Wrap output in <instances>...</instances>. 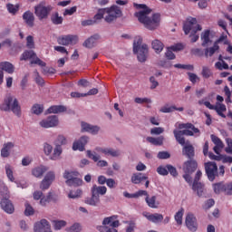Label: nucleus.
Here are the masks:
<instances>
[{"label":"nucleus","mask_w":232,"mask_h":232,"mask_svg":"<svg viewBox=\"0 0 232 232\" xmlns=\"http://www.w3.org/2000/svg\"><path fill=\"white\" fill-rule=\"evenodd\" d=\"M175 128L177 129L173 130L174 137L177 142L181 146L186 144L184 135H187L188 137H193V135H195V137H198L200 135V130L195 128V125L191 123L177 122L175 124Z\"/></svg>","instance_id":"f03ea898"},{"label":"nucleus","mask_w":232,"mask_h":232,"mask_svg":"<svg viewBox=\"0 0 232 232\" xmlns=\"http://www.w3.org/2000/svg\"><path fill=\"white\" fill-rule=\"evenodd\" d=\"M133 6L138 10L135 12L134 17L143 24L144 28L153 32L160 26V14H151V9L144 4L134 3Z\"/></svg>","instance_id":"f257e3e1"},{"label":"nucleus","mask_w":232,"mask_h":232,"mask_svg":"<svg viewBox=\"0 0 232 232\" xmlns=\"http://www.w3.org/2000/svg\"><path fill=\"white\" fill-rule=\"evenodd\" d=\"M86 153L89 159H92V160H93L94 162H97L96 165L98 166V168L108 167V161L104 160H101V155L95 152H92V150H87Z\"/></svg>","instance_id":"dca6fc26"},{"label":"nucleus","mask_w":232,"mask_h":232,"mask_svg":"<svg viewBox=\"0 0 232 232\" xmlns=\"http://www.w3.org/2000/svg\"><path fill=\"white\" fill-rule=\"evenodd\" d=\"M52 201V192H49L47 196L42 197L40 199V206H46Z\"/></svg>","instance_id":"e2e57ef3"},{"label":"nucleus","mask_w":232,"mask_h":232,"mask_svg":"<svg viewBox=\"0 0 232 232\" xmlns=\"http://www.w3.org/2000/svg\"><path fill=\"white\" fill-rule=\"evenodd\" d=\"M53 151V147L50 143L44 144V155H46V157H50Z\"/></svg>","instance_id":"69168bd1"},{"label":"nucleus","mask_w":232,"mask_h":232,"mask_svg":"<svg viewBox=\"0 0 232 232\" xmlns=\"http://www.w3.org/2000/svg\"><path fill=\"white\" fill-rule=\"evenodd\" d=\"M147 141L154 146H162L164 143V136H160L158 138L147 137Z\"/></svg>","instance_id":"ea45409f"},{"label":"nucleus","mask_w":232,"mask_h":232,"mask_svg":"<svg viewBox=\"0 0 232 232\" xmlns=\"http://www.w3.org/2000/svg\"><path fill=\"white\" fill-rule=\"evenodd\" d=\"M63 179L67 186H82V179H79V172L76 170H65Z\"/></svg>","instance_id":"423d86ee"},{"label":"nucleus","mask_w":232,"mask_h":232,"mask_svg":"<svg viewBox=\"0 0 232 232\" xmlns=\"http://www.w3.org/2000/svg\"><path fill=\"white\" fill-rule=\"evenodd\" d=\"M42 68V73H44V75H53V73H55V70L53 67H46V63L45 66H40Z\"/></svg>","instance_id":"052dcab7"},{"label":"nucleus","mask_w":232,"mask_h":232,"mask_svg":"<svg viewBox=\"0 0 232 232\" xmlns=\"http://www.w3.org/2000/svg\"><path fill=\"white\" fill-rule=\"evenodd\" d=\"M161 113H173V111H184V107H179L175 105L165 104L160 109Z\"/></svg>","instance_id":"b1692460"},{"label":"nucleus","mask_w":232,"mask_h":232,"mask_svg":"<svg viewBox=\"0 0 232 232\" xmlns=\"http://www.w3.org/2000/svg\"><path fill=\"white\" fill-rule=\"evenodd\" d=\"M85 204H88V206L97 207L101 204V196H96L92 193V197L85 199Z\"/></svg>","instance_id":"72a5a7b5"},{"label":"nucleus","mask_w":232,"mask_h":232,"mask_svg":"<svg viewBox=\"0 0 232 232\" xmlns=\"http://www.w3.org/2000/svg\"><path fill=\"white\" fill-rule=\"evenodd\" d=\"M132 184H140L143 180H148L146 174H142L140 172H137L132 174L130 179Z\"/></svg>","instance_id":"473e14b6"},{"label":"nucleus","mask_w":232,"mask_h":232,"mask_svg":"<svg viewBox=\"0 0 232 232\" xmlns=\"http://www.w3.org/2000/svg\"><path fill=\"white\" fill-rule=\"evenodd\" d=\"M140 46H142V37L137 36L134 39V43H133V52H137V50L140 48Z\"/></svg>","instance_id":"0e129e2a"},{"label":"nucleus","mask_w":232,"mask_h":232,"mask_svg":"<svg viewBox=\"0 0 232 232\" xmlns=\"http://www.w3.org/2000/svg\"><path fill=\"white\" fill-rule=\"evenodd\" d=\"M82 195V190L76 189V190H71L68 194L69 198H81Z\"/></svg>","instance_id":"864d4df0"},{"label":"nucleus","mask_w":232,"mask_h":232,"mask_svg":"<svg viewBox=\"0 0 232 232\" xmlns=\"http://www.w3.org/2000/svg\"><path fill=\"white\" fill-rule=\"evenodd\" d=\"M44 107L41 104H34L32 107V113H34V115H41V113L44 111Z\"/></svg>","instance_id":"4d7b16f0"},{"label":"nucleus","mask_w":232,"mask_h":232,"mask_svg":"<svg viewBox=\"0 0 232 232\" xmlns=\"http://www.w3.org/2000/svg\"><path fill=\"white\" fill-rule=\"evenodd\" d=\"M53 224L55 231H59L63 229V227H66V221L64 220H54L53 221Z\"/></svg>","instance_id":"49530a36"},{"label":"nucleus","mask_w":232,"mask_h":232,"mask_svg":"<svg viewBox=\"0 0 232 232\" xmlns=\"http://www.w3.org/2000/svg\"><path fill=\"white\" fill-rule=\"evenodd\" d=\"M210 32L207 30L201 34V46L206 47L209 43H211V39H209Z\"/></svg>","instance_id":"37998d69"},{"label":"nucleus","mask_w":232,"mask_h":232,"mask_svg":"<svg viewBox=\"0 0 232 232\" xmlns=\"http://www.w3.org/2000/svg\"><path fill=\"white\" fill-rule=\"evenodd\" d=\"M117 218H119V216H115V215L105 218L102 221V226H111V224H113V222L117 220Z\"/></svg>","instance_id":"8fccbe9b"},{"label":"nucleus","mask_w":232,"mask_h":232,"mask_svg":"<svg viewBox=\"0 0 232 232\" xmlns=\"http://www.w3.org/2000/svg\"><path fill=\"white\" fill-rule=\"evenodd\" d=\"M120 223L117 220V218L112 222L111 227L107 226H101L98 227V230L100 232H117V229L115 227H119Z\"/></svg>","instance_id":"a878e982"},{"label":"nucleus","mask_w":232,"mask_h":232,"mask_svg":"<svg viewBox=\"0 0 232 232\" xmlns=\"http://www.w3.org/2000/svg\"><path fill=\"white\" fill-rule=\"evenodd\" d=\"M213 189H214V192L217 195H219V193H222V191L225 192L226 184H224V183H216V184L213 185Z\"/></svg>","instance_id":"de8ad7c7"},{"label":"nucleus","mask_w":232,"mask_h":232,"mask_svg":"<svg viewBox=\"0 0 232 232\" xmlns=\"http://www.w3.org/2000/svg\"><path fill=\"white\" fill-rule=\"evenodd\" d=\"M185 224L188 230L191 232L197 231L198 229V223H197V218L195 214L188 212L185 218Z\"/></svg>","instance_id":"f8f14e48"},{"label":"nucleus","mask_w":232,"mask_h":232,"mask_svg":"<svg viewBox=\"0 0 232 232\" xmlns=\"http://www.w3.org/2000/svg\"><path fill=\"white\" fill-rule=\"evenodd\" d=\"M90 142V137L82 136L79 140L73 142L72 150L73 151H84L86 144Z\"/></svg>","instance_id":"4468645a"},{"label":"nucleus","mask_w":232,"mask_h":232,"mask_svg":"<svg viewBox=\"0 0 232 232\" xmlns=\"http://www.w3.org/2000/svg\"><path fill=\"white\" fill-rule=\"evenodd\" d=\"M0 71L12 74L15 72V67L9 62H2L0 63Z\"/></svg>","instance_id":"c756f323"},{"label":"nucleus","mask_w":232,"mask_h":232,"mask_svg":"<svg viewBox=\"0 0 232 232\" xmlns=\"http://www.w3.org/2000/svg\"><path fill=\"white\" fill-rule=\"evenodd\" d=\"M210 139L215 146H218V148H224V142H222L221 139L213 134L210 136Z\"/></svg>","instance_id":"13d9d810"},{"label":"nucleus","mask_w":232,"mask_h":232,"mask_svg":"<svg viewBox=\"0 0 232 232\" xmlns=\"http://www.w3.org/2000/svg\"><path fill=\"white\" fill-rule=\"evenodd\" d=\"M49 226L50 222H48V220L41 219L40 221L34 223V232H44L46 229H48Z\"/></svg>","instance_id":"412c9836"},{"label":"nucleus","mask_w":232,"mask_h":232,"mask_svg":"<svg viewBox=\"0 0 232 232\" xmlns=\"http://www.w3.org/2000/svg\"><path fill=\"white\" fill-rule=\"evenodd\" d=\"M0 206L2 209L8 215H12L14 211H15V208L14 207V204L8 198H3L0 202Z\"/></svg>","instance_id":"6ab92c4d"},{"label":"nucleus","mask_w":232,"mask_h":232,"mask_svg":"<svg viewBox=\"0 0 232 232\" xmlns=\"http://www.w3.org/2000/svg\"><path fill=\"white\" fill-rule=\"evenodd\" d=\"M6 8L9 14H12L13 15H15L17 12H19V5H17L7 4Z\"/></svg>","instance_id":"3c124183"},{"label":"nucleus","mask_w":232,"mask_h":232,"mask_svg":"<svg viewBox=\"0 0 232 232\" xmlns=\"http://www.w3.org/2000/svg\"><path fill=\"white\" fill-rule=\"evenodd\" d=\"M201 76L203 79H211L213 77V70L208 65H203L201 68Z\"/></svg>","instance_id":"4c0bfd02"},{"label":"nucleus","mask_w":232,"mask_h":232,"mask_svg":"<svg viewBox=\"0 0 232 232\" xmlns=\"http://www.w3.org/2000/svg\"><path fill=\"white\" fill-rule=\"evenodd\" d=\"M174 68H179L180 70H189L190 72H193V70H195V67L191 64H181V63L174 64Z\"/></svg>","instance_id":"680f3d73"},{"label":"nucleus","mask_w":232,"mask_h":232,"mask_svg":"<svg viewBox=\"0 0 232 232\" xmlns=\"http://www.w3.org/2000/svg\"><path fill=\"white\" fill-rule=\"evenodd\" d=\"M48 171V167L44 165H39L34 167L31 170V175L35 179H43V176Z\"/></svg>","instance_id":"a211bd4d"},{"label":"nucleus","mask_w":232,"mask_h":232,"mask_svg":"<svg viewBox=\"0 0 232 232\" xmlns=\"http://www.w3.org/2000/svg\"><path fill=\"white\" fill-rule=\"evenodd\" d=\"M58 44L68 46V44H77L79 38L75 35H65L58 38Z\"/></svg>","instance_id":"f3484780"},{"label":"nucleus","mask_w":232,"mask_h":232,"mask_svg":"<svg viewBox=\"0 0 232 232\" xmlns=\"http://www.w3.org/2000/svg\"><path fill=\"white\" fill-rule=\"evenodd\" d=\"M145 200H146L149 208H159V203H157V197H155V196H152L151 198L147 197Z\"/></svg>","instance_id":"a18cd8bd"},{"label":"nucleus","mask_w":232,"mask_h":232,"mask_svg":"<svg viewBox=\"0 0 232 232\" xmlns=\"http://www.w3.org/2000/svg\"><path fill=\"white\" fill-rule=\"evenodd\" d=\"M218 42H215L212 47L205 49L206 57H213L217 52L219 50Z\"/></svg>","instance_id":"e433bc0d"},{"label":"nucleus","mask_w":232,"mask_h":232,"mask_svg":"<svg viewBox=\"0 0 232 232\" xmlns=\"http://www.w3.org/2000/svg\"><path fill=\"white\" fill-rule=\"evenodd\" d=\"M101 19H104V21H106V13L104 8L99 9L98 13L94 15V21H101Z\"/></svg>","instance_id":"5fc2aeb1"},{"label":"nucleus","mask_w":232,"mask_h":232,"mask_svg":"<svg viewBox=\"0 0 232 232\" xmlns=\"http://www.w3.org/2000/svg\"><path fill=\"white\" fill-rule=\"evenodd\" d=\"M61 155H63V147L61 145H55L50 159L51 160H59Z\"/></svg>","instance_id":"c9c22d12"},{"label":"nucleus","mask_w":232,"mask_h":232,"mask_svg":"<svg viewBox=\"0 0 232 232\" xmlns=\"http://www.w3.org/2000/svg\"><path fill=\"white\" fill-rule=\"evenodd\" d=\"M23 19L27 26H34V23L35 21V16H34V13L31 11H26L23 14Z\"/></svg>","instance_id":"bb28decb"},{"label":"nucleus","mask_w":232,"mask_h":232,"mask_svg":"<svg viewBox=\"0 0 232 232\" xmlns=\"http://www.w3.org/2000/svg\"><path fill=\"white\" fill-rule=\"evenodd\" d=\"M98 151L100 153H103L104 155L110 156V157H121V151L119 150L111 149V148H103L99 149Z\"/></svg>","instance_id":"393cba45"},{"label":"nucleus","mask_w":232,"mask_h":232,"mask_svg":"<svg viewBox=\"0 0 232 232\" xmlns=\"http://www.w3.org/2000/svg\"><path fill=\"white\" fill-rule=\"evenodd\" d=\"M1 111H12L16 117H21V105L17 98L12 94H7L4 100L0 101Z\"/></svg>","instance_id":"7ed1b4c3"},{"label":"nucleus","mask_w":232,"mask_h":232,"mask_svg":"<svg viewBox=\"0 0 232 232\" xmlns=\"http://www.w3.org/2000/svg\"><path fill=\"white\" fill-rule=\"evenodd\" d=\"M0 193L3 197H10V190L5 182H0Z\"/></svg>","instance_id":"09e8293b"},{"label":"nucleus","mask_w":232,"mask_h":232,"mask_svg":"<svg viewBox=\"0 0 232 232\" xmlns=\"http://www.w3.org/2000/svg\"><path fill=\"white\" fill-rule=\"evenodd\" d=\"M213 110H215V111H217V113H218V115H219V117L226 119V114H224V113H226V111H227V108L226 107V105H224V103L216 102Z\"/></svg>","instance_id":"cd10ccee"},{"label":"nucleus","mask_w":232,"mask_h":232,"mask_svg":"<svg viewBox=\"0 0 232 232\" xmlns=\"http://www.w3.org/2000/svg\"><path fill=\"white\" fill-rule=\"evenodd\" d=\"M51 21L53 24H63V17L59 16V13H54L51 17Z\"/></svg>","instance_id":"6e6d98bb"},{"label":"nucleus","mask_w":232,"mask_h":232,"mask_svg":"<svg viewBox=\"0 0 232 232\" xmlns=\"http://www.w3.org/2000/svg\"><path fill=\"white\" fill-rule=\"evenodd\" d=\"M108 191V188L104 186H97L93 185L91 188V193L93 195H96V197H99V195H106V192Z\"/></svg>","instance_id":"7c9ffc66"},{"label":"nucleus","mask_w":232,"mask_h":232,"mask_svg":"<svg viewBox=\"0 0 232 232\" xmlns=\"http://www.w3.org/2000/svg\"><path fill=\"white\" fill-rule=\"evenodd\" d=\"M5 175L9 180V182H15V177L14 176V166L9 163L5 166Z\"/></svg>","instance_id":"f704fd0d"},{"label":"nucleus","mask_w":232,"mask_h":232,"mask_svg":"<svg viewBox=\"0 0 232 232\" xmlns=\"http://www.w3.org/2000/svg\"><path fill=\"white\" fill-rule=\"evenodd\" d=\"M215 68L217 70H229V65L225 62V61H222V62H217L215 63Z\"/></svg>","instance_id":"bf43d9fd"},{"label":"nucleus","mask_w":232,"mask_h":232,"mask_svg":"<svg viewBox=\"0 0 232 232\" xmlns=\"http://www.w3.org/2000/svg\"><path fill=\"white\" fill-rule=\"evenodd\" d=\"M197 161L195 160H188L183 165V171L184 173H194L197 169Z\"/></svg>","instance_id":"5701e85b"},{"label":"nucleus","mask_w":232,"mask_h":232,"mask_svg":"<svg viewBox=\"0 0 232 232\" xmlns=\"http://www.w3.org/2000/svg\"><path fill=\"white\" fill-rule=\"evenodd\" d=\"M54 180L55 172L52 170L48 171L40 183V189H42L43 191H45V189H50V186L53 184Z\"/></svg>","instance_id":"1a4fd4ad"},{"label":"nucleus","mask_w":232,"mask_h":232,"mask_svg":"<svg viewBox=\"0 0 232 232\" xmlns=\"http://www.w3.org/2000/svg\"><path fill=\"white\" fill-rule=\"evenodd\" d=\"M47 111L49 113H63L66 111V107L63 105H53L47 110Z\"/></svg>","instance_id":"79ce46f5"},{"label":"nucleus","mask_w":232,"mask_h":232,"mask_svg":"<svg viewBox=\"0 0 232 232\" xmlns=\"http://www.w3.org/2000/svg\"><path fill=\"white\" fill-rule=\"evenodd\" d=\"M104 12L105 23H108V24L115 23V20L119 19V17H122V10L116 5L104 8Z\"/></svg>","instance_id":"39448f33"},{"label":"nucleus","mask_w":232,"mask_h":232,"mask_svg":"<svg viewBox=\"0 0 232 232\" xmlns=\"http://www.w3.org/2000/svg\"><path fill=\"white\" fill-rule=\"evenodd\" d=\"M13 148V142H7L4 144V147L1 150V157H3V159H8V157H10V151H12Z\"/></svg>","instance_id":"c85d7f7f"},{"label":"nucleus","mask_w":232,"mask_h":232,"mask_svg":"<svg viewBox=\"0 0 232 232\" xmlns=\"http://www.w3.org/2000/svg\"><path fill=\"white\" fill-rule=\"evenodd\" d=\"M101 39V35L99 34H93L91 37L87 38L84 43L83 46L85 48H93L97 45L99 43V40Z\"/></svg>","instance_id":"4be33fe9"},{"label":"nucleus","mask_w":232,"mask_h":232,"mask_svg":"<svg viewBox=\"0 0 232 232\" xmlns=\"http://www.w3.org/2000/svg\"><path fill=\"white\" fill-rule=\"evenodd\" d=\"M200 30H202V27L200 24H198V23H197V18L188 17L183 24V31L185 32L186 35H188L189 32L196 34L200 32Z\"/></svg>","instance_id":"0eeeda50"},{"label":"nucleus","mask_w":232,"mask_h":232,"mask_svg":"<svg viewBox=\"0 0 232 232\" xmlns=\"http://www.w3.org/2000/svg\"><path fill=\"white\" fill-rule=\"evenodd\" d=\"M184 217V208H180L176 214L174 215V220L178 226H182V218Z\"/></svg>","instance_id":"c03bdc74"},{"label":"nucleus","mask_w":232,"mask_h":232,"mask_svg":"<svg viewBox=\"0 0 232 232\" xmlns=\"http://www.w3.org/2000/svg\"><path fill=\"white\" fill-rule=\"evenodd\" d=\"M226 142H227V148H225V151L226 153L232 155V139L227 138Z\"/></svg>","instance_id":"338daca9"},{"label":"nucleus","mask_w":232,"mask_h":232,"mask_svg":"<svg viewBox=\"0 0 232 232\" xmlns=\"http://www.w3.org/2000/svg\"><path fill=\"white\" fill-rule=\"evenodd\" d=\"M205 170L208 180L213 182L218 171V167L217 166V163L213 161H208L205 163Z\"/></svg>","instance_id":"9d476101"},{"label":"nucleus","mask_w":232,"mask_h":232,"mask_svg":"<svg viewBox=\"0 0 232 232\" xmlns=\"http://www.w3.org/2000/svg\"><path fill=\"white\" fill-rule=\"evenodd\" d=\"M151 46L156 53H160L164 50V44L160 40H154L151 43Z\"/></svg>","instance_id":"a19ab883"},{"label":"nucleus","mask_w":232,"mask_h":232,"mask_svg":"<svg viewBox=\"0 0 232 232\" xmlns=\"http://www.w3.org/2000/svg\"><path fill=\"white\" fill-rule=\"evenodd\" d=\"M192 189L197 192L198 197H202L204 193V184L200 182H193Z\"/></svg>","instance_id":"58836bf2"},{"label":"nucleus","mask_w":232,"mask_h":232,"mask_svg":"<svg viewBox=\"0 0 232 232\" xmlns=\"http://www.w3.org/2000/svg\"><path fill=\"white\" fill-rule=\"evenodd\" d=\"M183 146V155L188 157V159H193V157H195V148H193L191 144L188 143Z\"/></svg>","instance_id":"2f4dec72"},{"label":"nucleus","mask_w":232,"mask_h":232,"mask_svg":"<svg viewBox=\"0 0 232 232\" xmlns=\"http://www.w3.org/2000/svg\"><path fill=\"white\" fill-rule=\"evenodd\" d=\"M52 10H53V6L46 5V2L42 1L34 6V15L38 17L39 21H43L44 19H48Z\"/></svg>","instance_id":"20e7f679"},{"label":"nucleus","mask_w":232,"mask_h":232,"mask_svg":"<svg viewBox=\"0 0 232 232\" xmlns=\"http://www.w3.org/2000/svg\"><path fill=\"white\" fill-rule=\"evenodd\" d=\"M81 131L82 133H90L91 135H99V131H101V127L98 125L90 124L86 121H82Z\"/></svg>","instance_id":"9b49d317"},{"label":"nucleus","mask_w":232,"mask_h":232,"mask_svg":"<svg viewBox=\"0 0 232 232\" xmlns=\"http://www.w3.org/2000/svg\"><path fill=\"white\" fill-rule=\"evenodd\" d=\"M133 53H136L140 63H146L149 53L148 44H143L140 48L137 49V51H133Z\"/></svg>","instance_id":"2eb2a0df"},{"label":"nucleus","mask_w":232,"mask_h":232,"mask_svg":"<svg viewBox=\"0 0 232 232\" xmlns=\"http://www.w3.org/2000/svg\"><path fill=\"white\" fill-rule=\"evenodd\" d=\"M67 232H81L82 231V226L80 223H74L70 227L66 228Z\"/></svg>","instance_id":"603ef678"},{"label":"nucleus","mask_w":232,"mask_h":232,"mask_svg":"<svg viewBox=\"0 0 232 232\" xmlns=\"http://www.w3.org/2000/svg\"><path fill=\"white\" fill-rule=\"evenodd\" d=\"M143 217H145V218H147V220H149L150 222H153V224H160V222L164 220V216L159 213L150 214L148 212H144Z\"/></svg>","instance_id":"aec40b11"},{"label":"nucleus","mask_w":232,"mask_h":232,"mask_svg":"<svg viewBox=\"0 0 232 232\" xmlns=\"http://www.w3.org/2000/svg\"><path fill=\"white\" fill-rule=\"evenodd\" d=\"M225 194L232 195V181L225 184Z\"/></svg>","instance_id":"774afa93"},{"label":"nucleus","mask_w":232,"mask_h":232,"mask_svg":"<svg viewBox=\"0 0 232 232\" xmlns=\"http://www.w3.org/2000/svg\"><path fill=\"white\" fill-rule=\"evenodd\" d=\"M30 59L31 64H37L38 66H45L46 63L43 62L34 51H25L21 57V61H28Z\"/></svg>","instance_id":"6e6552de"},{"label":"nucleus","mask_w":232,"mask_h":232,"mask_svg":"<svg viewBox=\"0 0 232 232\" xmlns=\"http://www.w3.org/2000/svg\"><path fill=\"white\" fill-rule=\"evenodd\" d=\"M41 128H55L59 126V118L57 116H49L39 121Z\"/></svg>","instance_id":"ddd939ff"}]
</instances>
